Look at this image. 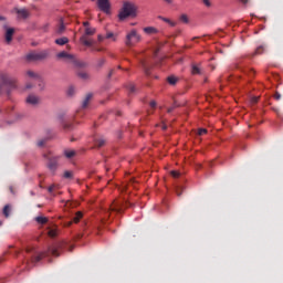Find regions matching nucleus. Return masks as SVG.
Returning a JSON list of instances; mask_svg holds the SVG:
<instances>
[{
  "label": "nucleus",
  "instance_id": "f257e3e1",
  "mask_svg": "<svg viewBox=\"0 0 283 283\" xmlns=\"http://www.w3.org/2000/svg\"><path fill=\"white\" fill-rule=\"evenodd\" d=\"M65 244H66L65 242H57L53 247L49 248L48 251H44V252H36L34 248H29L27 249V253L33 252L34 255L31 258V264H36V262H41L43 258H48L50 253L54 258H59V255H61L59 251H63L65 249Z\"/></svg>",
  "mask_w": 283,
  "mask_h": 283
},
{
  "label": "nucleus",
  "instance_id": "f03ea898",
  "mask_svg": "<svg viewBox=\"0 0 283 283\" xmlns=\"http://www.w3.org/2000/svg\"><path fill=\"white\" fill-rule=\"evenodd\" d=\"M138 7L134 2L125 1L118 13L119 21H125L128 17H136Z\"/></svg>",
  "mask_w": 283,
  "mask_h": 283
},
{
  "label": "nucleus",
  "instance_id": "7ed1b4c3",
  "mask_svg": "<svg viewBox=\"0 0 283 283\" xmlns=\"http://www.w3.org/2000/svg\"><path fill=\"white\" fill-rule=\"evenodd\" d=\"M142 39L143 38L140 36V34H138V31H136V29H133L126 35L125 45H127V48H134L136 43H140Z\"/></svg>",
  "mask_w": 283,
  "mask_h": 283
},
{
  "label": "nucleus",
  "instance_id": "20e7f679",
  "mask_svg": "<svg viewBox=\"0 0 283 283\" xmlns=\"http://www.w3.org/2000/svg\"><path fill=\"white\" fill-rule=\"evenodd\" d=\"M48 56H50V52L48 50L44 51H33L31 53H28L25 55L27 61H45V59H48Z\"/></svg>",
  "mask_w": 283,
  "mask_h": 283
},
{
  "label": "nucleus",
  "instance_id": "39448f33",
  "mask_svg": "<svg viewBox=\"0 0 283 283\" xmlns=\"http://www.w3.org/2000/svg\"><path fill=\"white\" fill-rule=\"evenodd\" d=\"M93 34H96V29L86 27L85 34L82 35L80 39L81 43H83V45H86V48H92L94 42H92V40L87 39V36H93Z\"/></svg>",
  "mask_w": 283,
  "mask_h": 283
},
{
  "label": "nucleus",
  "instance_id": "423d86ee",
  "mask_svg": "<svg viewBox=\"0 0 283 283\" xmlns=\"http://www.w3.org/2000/svg\"><path fill=\"white\" fill-rule=\"evenodd\" d=\"M56 59H64V61L66 63H73L76 59V56L74 54H70L66 51H62L60 53L56 54Z\"/></svg>",
  "mask_w": 283,
  "mask_h": 283
},
{
  "label": "nucleus",
  "instance_id": "0eeeda50",
  "mask_svg": "<svg viewBox=\"0 0 283 283\" xmlns=\"http://www.w3.org/2000/svg\"><path fill=\"white\" fill-rule=\"evenodd\" d=\"M59 167V159L56 157H50L48 163V169L54 174Z\"/></svg>",
  "mask_w": 283,
  "mask_h": 283
},
{
  "label": "nucleus",
  "instance_id": "6e6552de",
  "mask_svg": "<svg viewBox=\"0 0 283 283\" xmlns=\"http://www.w3.org/2000/svg\"><path fill=\"white\" fill-rule=\"evenodd\" d=\"M97 6L102 12H109V8H112L109 0H97Z\"/></svg>",
  "mask_w": 283,
  "mask_h": 283
},
{
  "label": "nucleus",
  "instance_id": "1a4fd4ad",
  "mask_svg": "<svg viewBox=\"0 0 283 283\" xmlns=\"http://www.w3.org/2000/svg\"><path fill=\"white\" fill-rule=\"evenodd\" d=\"M132 207V203L125 202V203H117L115 207H111V211H116V213H123V209Z\"/></svg>",
  "mask_w": 283,
  "mask_h": 283
},
{
  "label": "nucleus",
  "instance_id": "9d476101",
  "mask_svg": "<svg viewBox=\"0 0 283 283\" xmlns=\"http://www.w3.org/2000/svg\"><path fill=\"white\" fill-rule=\"evenodd\" d=\"M17 14L20 19H28L30 17V11L25 8L23 9H15Z\"/></svg>",
  "mask_w": 283,
  "mask_h": 283
},
{
  "label": "nucleus",
  "instance_id": "9b49d317",
  "mask_svg": "<svg viewBox=\"0 0 283 283\" xmlns=\"http://www.w3.org/2000/svg\"><path fill=\"white\" fill-rule=\"evenodd\" d=\"M12 36H14V29L7 28V31H6V41H7V43L12 42Z\"/></svg>",
  "mask_w": 283,
  "mask_h": 283
},
{
  "label": "nucleus",
  "instance_id": "f8f14e48",
  "mask_svg": "<svg viewBox=\"0 0 283 283\" xmlns=\"http://www.w3.org/2000/svg\"><path fill=\"white\" fill-rule=\"evenodd\" d=\"M28 105H39V96L36 95H29L27 97Z\"/></svg>",
  "mask_w": 283,
  "mask_h": 283
},
{
  "label": "nucleus",
  "instance_id": "ddd939ff",
  "mask_svg": "<svg viewBox=\"0 0 283 283\" xmlns=\"http://www.w3.org/2000/svg\"><path fill=\"white\" fill-rule=\"evenodd\" d=\"M106 143L107 140L103 137L95 138V147H97L98 149H101V147H105Z\"/></svg>",
  "mask_w": 283,
  "mask_h": 283
},
{
  "label": "nucleus",
  "instance_id": "4468645a",
  "mask_svg": "<svg viewBox=\"0 0 283 283\" xmlns=\"http://www.w3.org/2000/svg\"><path fill=\"white\" fill-rule=\"evenodd\" d=\"M93 96L94 95L92 93L86 94V96H85V98H84V101L82 103L83 109H85V107H87L90 105V101H92Z\"/></svg>",
  "mask_w": 283,
  "mask_h": 283
},
{
  "label": "nucleus",
  "instance_id": "2eb2a0df",
  "mask_svg": "<svg viewBox=\"0 0 283 283\" xmlns=\"http://www.w3.org/2000/svg\"><path fill=\"white\" fill-rule=\"evenodd\" d=\"M81 218H83V212L81 211L76 212L75 217L73 218V221H70L67 223V227H71L72 222H75V223L81 222Z\"/></svg>",
  "mask_w": 283,
  "mask_h": 283
},
{
  "label": "nucleus",
  "instance_id": "dca6fc26",
  "mask_svg": "<svg viewBox=\"0 0 283 283\" xmlns=\"http://www.w3.org/2000/svg\"><path fill=\"white\" fill-rule=\"evenodd\" d=\"M56 45H67L70 43V39L63 36L55 40Z\"/></svg>",
  "mask_w": 283,
  "mask_h": 283
},
{
  "label": "nucleus",
  "instance_id": "f3484780",
  "mask_svg": "<svg viewBox=\"0 0 283 283\" xmlns=\"http://www.w3.org/2000/svg\"><path fill=\"white\" fill-rule=\"evenodd\" d=\"M77 76L80 78H82V81H90V73L85 72V71H80L77 73Z\"/></svg>",
  "mask_w": 283,
  "mask_h": 283
},
{
  "label": "nucleus",
  "instance_id": "a211bd4d",
  "mask_svg": "<svg viewBox=\"0 0 283 283\" xmlns=\"http://www.w3.org/2000/svg\"><path fill=\"white\" fill-rule=\"evenodd\" d=\"M144 32L146 34H156V32H158V29L154 27H146L144 28Z\"/></svg>",
  "mask_w": 283,
  "mask_h": 283
},
{
  "label": "nucleus",
  "instance_id": "6ab92c4d",
  "mask_svg": "<svg viewBox=\"0 0 283 283\" xmlns=\"http://www.w3.org/2000/svg\"><path fill=\"white\" fill-rule=\"evenodd\" d=\"M63 32H65V23H63V20H61L56 29V34H63Z\"/></svg>",
  "mask_w": 283,
  "mask_h": 283
},
{
  "label": "nucleus",
  "instance_id": "aec40b11",
  "mask_svg": "<svg viewBox=\"0 0 283 283\" xmlns=\"http://www.w3.org/2000/svg\"><path fill=\"white\" fill-rule=\"evenodd\" d=\"M72 64L75 65L76 67H87V63L81 62V61L76 60V57L74 59Z\"/></svg>",
  "mask_w": 283,
  "mask_h": 283
},
{
  "label": "nucleus",
  "instance_id": "412c9836",
  "mask_svg": "<svg viewBox=\"0 0 283 283\" xmlns=\"http://www.w3.org/2000/svg\"><path fill=\"white\" fill-rule=\"evenodd\" d=\"M64 156L65 158H74V156H76V153L75 150L66 149L64 150Z\"/></svg>",
  "mask_w": 283,
  "mask_h": 283
},
{
  "label": "nucleus",
  "instance_id": "4be33fe9",
  "mask_svg": "<svg viewBox=\"0 0 283 283\" xmlns=\"http://www.w3.org/2000/svg\"><path fill=\"white\" fill-rule=\"evenodd\" d=\"M167 81H168L169 85H176V83H178V77L170 75V76H168Z\"/></svg>",
  "mask_w": 283,
  "mask_h": 283
},
{
  "label": "nucleus",
  "instance_id": "5701e85b",
  "mask_svg": "<svg viewBox=\"0 0 283 283\" xmlns=\"http://www.w3.org/2000/svg\"><path fill=\"white\" fill-rule=\"evenodd\" d=\"M27 76H29V78H41L38 73H34V71H28Z\"/></svg>",
  "mask_w": 283,
  "mask_h": 283
},
{
  "label": "nucleus",
  "instance_id": "b1692460",
  "mask_svg": "<svg viewBox=\"0 0 283 283\" xmlns=\"http://www.w3.org/2000/svg\"><path fill=\"white\" fill-rule=\"evenodd\" d=\"M35 222H38V224H46L48 218H45V217H36L35 218Z\"/></svg>",
  "mask_w": 283,
  "mask_h": 283
},
{
  "label": "nucleus",
  "instance_id": "393cba45",
  "mask_svg": "<svg viewBox=\"0 0 283 283\" xmlns=\"http://www.w3.org/2000/svg\"><path fill=\"white\" fill-rule=\"evenodd\" d=\"M2 213L4 217L10 218V205L4 206Z\"/></svg>",
  "mask_w": 283,
  "mask_h": 283
},
{
  "label": "nucleus",
  "instance_id": "a878e982",
  "mask_svg": "<svg viewBox=\"0 0 283 283\" xmlns=\"http://www.w3.org/2000/svg\"><path fill=\"white\" fill-rule=\"evenodd\" d=\"M161 21H164L165 23H169V25L171 28H176V22L171 21L169 18H160Z\"/></svg>",
  "mask_w": 283,
  "mask_h": 283
},
{
  "label": "nucleus",
  "instance_id": "bb28decb",
  "mask_svg": "<svg viewBox=\"0 0 283 283\" xmlns=\"http://www.w3.org/2000/svg\"><path fill=\"white\" fill-rule=\"evenodd\" d=\"M232 67L234 70H240L241 72H244V74H247V70H244V67H242L240 63H234Z\"/></svg>",
  "mask_w": 283,
  "mask_h": 283
},
{
  "label": "nucleus",
  "instance_id": "cd10ccee",
  "mask_svg": "<svg viewBox=\"0 0 283 283\" xmlns=\"http://www.w3.org/2000/svg\"><path fill=\"white\" fill-rule=\"evenodd\" d=\"M266 50L265 45H260L256 50H255V54H264V51Z\"/></svg>",
  "mask_w": 283,
  "mask_h": 283
},
{
  "label": "nucleus",
  "instance_id": "c85d7f7f",
  "mask_svg": "<svg viewBox=\"0 0 283 283\" xmlns=\"http://www.w3.org/2000/svg\"><path fill=\"white\" fill-rule=\"evenodd\" d=\"M191 74H200V67L196 64H192Z\"/></svg>",
  "mask_w": 283,
  "mask_h": 283
},
{
  "label": "nucleus",
  "instance_id": "c756f323",
  "mask_svg": "<svg viewBox=\"0 0 283 283\" xmlns=\"http://www.w3.org/2000/svg\"><path fill=\"white\" fill-rule=\"evenodd\" d=\"M176 107H180V104H178V102H175L174 105L168 108V114H171L176 109Z\"/></svg>",
  "mask_w": 283,
  "mask_h": 283
},
{
  "label": "nucleus",
  "instance_id": "7c9ffc66",
  "mask_svg": "<svg viewBox=\"0 0 283 283\" xmlns=\"http://www.w3.org/2000/svg\"><path fill=\"white\" fill-rule=\"evenodd\" d=\"M127 90H128L129 94H134V92H136V86L130 83L127 85Z\"/></svg>",
  "mask_w": 283,
  "mask_h": 283
},
{
  "label": "nucleus",
  "instance_id": "2f4dec72",
  "mask_svg": "<svg viewBox=\"0 0 283 283\" xmlns=\"http://www.w3.org/2000/svg\"><path fill=\"white\" fill-rule=\"evenodd\" d=\"M75 93H76V88L74 86H70L67 90V95L74 96Z\"/></svg>",
  "mask_w": 283,
  "mask_h": 283
},
{
  "label": "nucleus",
  "instance_id": "473e14b6",
  "mask_svg": "<svg viewBox=\"0 0 283 283\" xmlns=\"http://www.w3.org/2000/svg\"><path fill=\"white\" fill-rule=\"evenodd\" d=\"M105 63H107V61L105 59H99L97 61L96 67H103V65H105Z\"/></svg>",
  "mask_w": 283,
  "mask_h": 283
},
{
  "label": "nucleus",
  "instance_id": "72a5a7b5",
  "mask_svg": "<svg viewBox=\"0 0 283 283\" xmlns=\"http://www.w3.org/2000/svg\"><path fill=\"white\" fill-rule=\"evenodd\" d=\"M179 19L182 23H189V18L187 17V14H181Z\"/></svg>",
  "mask_w": 283,
  "mask_h": 283
},
{
  "label": "nucleus",
  "instance_id": "f704fd0d",
  "mask_svg": "<svg viewBox=\"0 0 283 283\" xmlns=\"http://www.w3.org/2000/svg\"><path fill=\"white\" fill-rule=\"evenodd\" d=\"M74 174L70 170L64 171V178L70 179L73 178Z\"/></svg>",
  "mask_w": 283,
  "mask_h": 283
},
{
  "label": "nucleus",
  "instance_id": "c9c22d12",
  "mask_svg": "<svg viewBox=\"0 0 283 283\" xmlns=\"http://www.w3.org/2000/svg\"><path fill=\"white\" fill-rule=\"evenodd\" d=\"M205 134H207V129L206 128H199L198 129V136H205Z\"/></svg>",
  "mask_w": 283,
  "mask_h": 283
},
{
  "label": "nucleus",
  "instance_id": "e433bc0d",
  "mask_svg": "<svg viewBox=\"0 0 283 283\" xmlns=\"http://www.w3.org/2000/svg\"><path fill=\"white\" fill-rule=\"evenodd\" d=\"M176 193L177 196H182V187L180 186L176 187Z\"/></svg>",
  "mask_w": 283,
  "mask_h": 283
},
{
  "label": "nucleus",
  "instance_id": "4c0bfd02",
  "mask_svg": "<svg viewBox=\"0 0 283 283\" xmlns=\"http://www.w3.org/2000/svg\"><path fill=\"white\" fill-rule=\"evenodd\" d=\"M106 39H113V41H116V36L112 32L106 33Z\"/></svg>",
  "mask_w": 283,
  "mask_h": 283
},
{
  "label": "nucleus",
  "instance_id": "58836bf2",
  "mask_svg": "<svg viewBox=\"0 0 283 283\" xmlns=\"http://www.w3.org/2000/svg\"><path fill=\"white\" fill-rule=\"evenodd\" d=\"M171 176H172V178H180V172L172 170Z\"/></svg>",
  "mask_w": 283,
  "mask_h": 283
},
{
  "label": "nucleus",
  "instance_id": "ea45409f",
  "mask_svg": "<svg viewBox=\"0 0 283 283\" xmlns=\"http://www.w3.org/2000/svg\"><path fill=\"white\" fill-rule=\"evenodd\" d=\"M49 235H50V238H56V231L50 230Z\"/></svg>",
  "mask_w": 283,
  "mask_h": 283
},
{
  "label": "nucleus",
  "instance_id": "a19ab883",
  "mask_svg": "<svg viewBox=\"0 0 283 283\" xmlns=\"http://www.w3.org/2000/svg\"><path fill=\"white\" fill-rule=\"evenodd\" d=\"M142 65H143V67L145 70V73L149 74V70L147 69V64L145 62H142Z\"/></svg>",
  "mask_w": 283,
  "mask_h": 283
},
{
  "label": "nucleus",
  "instance_id": "79ce46f5",
  "mask_svg": "<svg viewBox=\"0 0 283 283\" xmlns=\"http://www.w3.org/2000/svg\"><path fill=\"white\" fill-rule=\"evenodd\" d=\"M202 1L207 8H211V1L209 0H202Z\"/></svg>",
  "mask_w": 283,
  "mask_h": 283
},
{
  "label": "nucleus",
  "instance_id": "37998d69",
  "mask_svg": "<svg viewBox=\"0 0 283 283\" xmlns=\"http://www.w3.org/2000/svg\"><path fill=\"white\" fill-rule=\"evenodd\" d=\"M274 98L275 101H280L282 98V95L280 93H275Z\"/></svg>",
  "mask_w": 283,
  "mask_h": 283
},
{
  "label": "nucleus",
  "instance_id": "c03bdc74",
  "mask_svg": "<svg viewBox=\"0 0 283 283\" xmlns=\"http://www.w3.org/2000/svg\"><path fill=\"white\" fill-rule=\"evenodd\" d=\"M45 145V140L41 139L38 142V147H43Z\"/></svg>",
  "mask_w": 283,
  "mask_h": 283
},
{
  "label": "nucleus",
  "instance_id": "a18cd8bd",
  "mask_svg": "<svg viewBox=\"0 0 283 283\" xmlns=\"http://www.w3.org/2000/svg\"><path fill=\"white\" fill-rule=\"evenodd\" d=\"M251 101H252L253 104H255V103H258V101H260V97H252Z\"/></svg>",
  "mask_w": 283,
  "mask_h": 283
},
{
  "label": "nucleus",
  "instance_id": "49530a36",
  "mask_svg": "<svg viewBox=\"0 0 283 283\" xmlns=\"http://www.w3.org/2000/svg\"><path fill=\"white\" fill-rule=\"evenodd\" d=\"M150 107H153V109L156 108V101L150 102Z\"/></svg>",
  "mask_w": 283,
  "mask_h": 283
},
{
  "label": "nucleus",
  "instance_id": "de8ad7c7",
  "mask_svg": "<svg viewBox=\"0 0 283 283\" xmlns=\"http://www.w3.org/2000/svg\"><path fill=\"white\" fill-rule=\"evenodd\" d=\"M63 127H64V129H70V128L72 127V125H70V124H64Z\"/></svg>",
  "mask_w": 283,
  "mask_h": 283
},
{
  "label": "nucleus",
  "instance_id": "09e8293b",
  "mask_svg": "<svg viewBox=\"0 0 283 283\" xmlns=\"http://www.w3.org/2000/svg\"><path fill=\"white\" fill-rule=\"evenodd\" d=\"M113 74H114V70H111L108 73V78H112Z\"/></svg>",
  "mask_w": 283,
  "mask_h": 283
},
{
  "label": "nucleus",
  "instance_id": "8fccbe9b",
  "mask_svg": "<svg viewBox=\"0 0 283 283\" xmlns=\"http://www.w3.org/2000/svg\"><path fill=\"white\" fill-rule=\"evenodd\" d=\"M84 28H90V22H83Z\"/></svg>",
  "mask_w": 283,
  "mask_h": 283
},
{
  "label": "nucleus",
  "instance_id": "3c124183",
  "mask_svg": "<svg viewBox=\"0 0 283 283\" xmlns=\"http://www.w3.org/2000/svg\"><path fill=\"white\" fill-rule=\"evenodd\" d=\"M27 90H32V84H27Z\"/></svg>",
  "mask_w": 283,
  "mask_h": 283
},
{
  "label": "nucleus",
  "instance_id": "603ef678",
  "mask_svg": "<svg viewBox=\"0 0 283 283\" xmlns=\"http://www.w3.org/2000/svg\"><path fill=\"white\" fill-rule=\"evenodd\" d=\"M54 190V187H49V192L52 193V191Z\"/></svg>",
  "mask_w": 283,
  "mask_h": 283
},
{
  "label": "nucleus",
  "instance_id": "864d4df0",
  "mask_svg": "<svg viewBox=\"0 0 283 283\" xmlns=\"http://www.w3.org/2000/svg\"><path fill=\"white\" fill-rule=\"evenodd\" d=\"M241 3H249V0H240Z\"/></svg>",
  "mask_w": 283,
  "mask_h": 283
},
{
  "label": "nucleus",
  "instance_id": "5fc2aeb1",
  "mask_svg": "<svg viewBox=\"0 0 283 283\" xmlns=\"http://www.w3.org/2000/svg\"><path fill=\"white\" fill-rule=\"evenodd\" d=\"M98 41H103V36L102 35H98Z\"/></svg>",
  "mask_w": 283,
  "mask_h": 283
},
{
  "label": "nucleus",
  "instance_id": "6e6d98bb",
  "mask_svg": "<svg viewBox=\"0 0 283 283\" xmlns=\"http://www.w3.org/2000/svg\"><path fill=\"white\" fill-rule=\"evenodd\" d=\"M66 50H72V46H70V45H66Z\"/></svg>",
  "mask_w": 283,
  "mask_h": 283
},
{
  "label": "nucleus",
  "instance_id": "4d7b16f0",
  "mask_svg": "<svg viewBox=\"0 0 283 283\" xmlns=\"http://www.w3.org/2000/svg\"><path fill=\"white\" fill-rule=\"evenodd\" d=\"M103 51V49H96V52H102Z\"/></svg>",
  "mask_w": 283,
  "mask_h": 283
},
{
  "label": "nucleus",
  "instance_id": "13d9d810",
  "mask_svg": "<svg viewBox=\"0 0 283 283\" xmlns=\"http://www.w3.org/2000/svg\"><path fill=\"white\" fill-rule=\"evenodd\" d=\"M166 1V3H171V0H165Z\"/></svg>",
  "mask_w": 283,
  "mask_h": 283
},
{
  "label": "nucleus",
  "instance_id": "bf43d9fd",
  "mask_svg": "<svg viewBox=\"0 0 283 283\" xmlns=\"http://www.w3.org/2000/svg\"><path fill=\"white\" fill-rule=\"evenodd\" d=\"M4 19H6V18H3V17L0 15V21H3Z\"/></svg>",
  "mask_w": 283,
  "mask_h": 283
},
{
  "label": "nucleus",
  "instance_id": "052dcab7",
  "mask_svg": "<svg viewBox=\"0 0 283 283\" xmlns=\"http://www.w3.org/2000/svg\"><path fill=\"white\" fill-rule=\"evenodd\" d=\"M1 224H3V222L0 221V227H1Z\"/></svg>",
  "mask_w": 283,
  "mask_h": 283
}]
</instances>
